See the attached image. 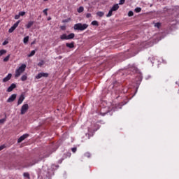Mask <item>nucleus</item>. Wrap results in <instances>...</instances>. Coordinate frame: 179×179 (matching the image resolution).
I'll list each match as a JSON object with an SVG mask.
<instances>
[{
    "label": "nucleus",
    "mask_w": 179,
    "mask_h": 179,
    "mask_svg": "<svg viewBox=\"0 0 179 179\" xmlns=\"http://www.w3.org/2000/svg\"><path fill=\"white\" fill-rule=\"evenodd\" d=\"M142 10V8L140 7H136L134 10V11L136 12V13H139V12H141Z\"/></svg>",
    "instance_id": "412c9836"
},
{
    "label": "nucleus",
    "mask_w": 179,
    "mask_h": 179,
    "mask_svg": "<svg viewBox=\"0 0 179 179\" xmlns=\"http://www.w3.org/2000/svg\"><path fill=\"white\" fill-rule=\"evenodd\" d=\"M5 118L0 119V124H4V122L6 121V115H5Z\"/></svg>",
    "instance_id": "cd10ccee"
},
{
    "label": "nucleus",
    "mask_w": 179,
    "mask_h": 179,
    "mask_svg": "<svg viewBox=\"0 0 179 179\" xmlns=\"http://www.w3.org/2000/svg\"><path fill=\"white\" fill-rule=\"evenodd\" d=\"M11 78H12V74L8 73V76L3 79V83L8 82V80H10Z\"/></svg>",
    "instance_id": "9d476101"
},
{
    "label": "nucleus",
    "mask_w": 179,
    "mask_h": 179,
    "mask_svg": "<svg viewBox=\"0 0 179 179\" xmlns=\"http://www.w3.org/2000/svg\"><path fill=\"white\" fill-rule=\"evenodd\" d=\"M146 45V42H141L137 45V48L138 50H141L142 48H145Z\"/></svg>",
    "instance_id": "1a4fd4ad"
},
{
    "label": "nucleus",
    "mask_w": 179,
    "mask_h": 179,
    "mask_svg": "<svg viewBox=\"0 0 179 179\" xmlns=\"http://www.w3.org/2000/svg\"><path fill=\"white\" fill-rule=\"evenodd\" d=\"M160 26H162L160 22H157L155 24V27H157V29H160Z\"/></svg>",
    "instance_id": "c85d7f7f"
},
{
    "label": "nucleus",
    "mask_w": 179,
    "mask_h": 179,
    "mask_svg": "<svg viewBox=\"0 0 179 179\" xmlns=\"http://www.w3.org/2000/svg\"><path fill=\"white\" fill-rule=\"evenodd\" d=\"M23 42H24V44H27V43H29V36L24 37Z\"/></svg>",
    "instance_id": "4be33fe9"
},
{
    "label": "nucleus",
    "mask_w": 179,
    "mask_h": 179,
    "mask_svg": "<svg viewBox=\"0 0 179 179\" xmlns=\"http://www.w3.org/2000/svg\"><path fill=\"white\" fill-rule=\"evenodd\" d=\"M21 80L22 82H24V80H27V75H24L21 77Z\"/></svg>",
    "instance_id": "b1692460"
},
{
    "label": "nucleus",
    "mask_w": 179,
    "mask_h": 179,
    "mask_svg": "<svg viewBox=\"0 0 179 179\" xmlns=\"http://www.w3.org/2000/svg\"><path fill=\"white\" fill-rule=\"evenodd\" d=\"M24 177H25L26 178L30 179V174L27 172L24 173L23 174Z\"/></svg>",
    "instance_id": "5701e85b"
},
{
    "label": "nucleus",
    "mask_w": 179,
    "mask_h": 179,
    "mask_svg": "<svg viewBox=\"0 0 179 179\" xmlns=\"http://www.w3.org/2000/svg\"><path fill=\"white\" fill-rule=\"evenodd\" d=\"M73 38H75V34L71 33L67 35V40H72Z\"/></svg>",
    "instance_id": "4468645a"
},
{
    "label": "nucleus",
    "mask_w": 179,
    "mask_h": 179,
    "mask_svg": "<svg viewBox=\"0 0 179 179\" xmlns=\"http://www.w3.org/2000/svg\"><path fill=\"white\" fill-rule=\"evenodd\" d=\"M128 16L129 17H131V16H134V11H132V10L129 11Z\"/></svg>",
    "instance_id": "c756f323"
},
{
    "label": "nucleus",
    "mask_w": 179,
    "mask_h": 179,
    "mask_svg": "<svg viewBox=\"0 0 179 179\" xmlns=\"http://www.w3.org/2000/svg\"><path fill=\"white\" fill-rule=\"evenodd\" d=\"M4 54H6V50H0V57H2Z\"/></svg>",
    "instance_id": "393cba45"
},
{
    "label": "nucleus",
    "mask_w": 179,
    "mask_h": 179,
    "mask_svg": "<svg viewBox=\"0 0 179 179\" xmlns=\"http://www.w3.org/2000/svg\"><path fill=\"white\" fill-rule=\"evenodd\" d=\"M47 10H48V9H47V8L43 10V13L45 15V16H47V15H48V13H47Z\"/></svg>",
    "instance_id": "c9c22d12"
},
{
    "label": "nucleus",
    "mask_w": 179,
    "mask_h": 179,
    "mask_svg": "<svg viewBox=\"0 0 179 179\" xmlns=\"http://www.w3.org/2000/svg\"><path fill=\"white\" fill-rule=\"evenodd\" d=\"M113 12H114V11L110 8L108 13L106 15V17H111V16H113Z\"/></svg>",
    "instance_id": "6ab92c4d"
},
{
    "label": "nucleus",
    "mask_w": 179,
    "mask_h": 179,
    "mask_svg": "<svg viewBox=\"0 0 179 179\" xmlns=\"http://www.w3.org/2000/svg\"><path fill=\"white\" fill-rule=\"evenodd\" d=\"M76 150H77L76 148H71V151L73 152V153H76Z\"/></svg>",
    "instance_id": "f704fd0d"
},
{
    "label": "nucleus",
    "mask_w": 179,
    "mask_h": 179,
    "mask_svg": "<svg viewBox=\"0 0 179 179\" xmlns=\"http://www.w3.org/2000/svg\"><path fill=\"white\" fill-rule=\"evenodd\" d=\"M41 78H48V73H39L36 76V79H41Z\"/></svg>",
    "instance_id": "423d86ee"
},
{
    "label": "nucleus",
    "mask_w": 179,
    "mask_h": 179,
    "mask_svg": "<svg viewBox=\"0 0 179 179\" xmlns=\"http://www.w3.org/2000/svg\"><path fill=\"white\" fill-rule=\"evenodd\" d=\"M44 64V60H41L38 64V66H43V65Z\"/></svg>",
    "instance_id": "7c9ffc66"
},
{
    "label": "nucleus",
    "mask_w": 179,
    "mask_h": 179,
    "mask_svg": "<svg viewBox=\"0 0 179 179\" xmlns=\"http://www.w3.org/2000/svg\"><path fill=\"white\" fill-rule=\"evenodd\" d=\"M91 24H92V26H96V27H98V26H99V22H97L96 20H94V21H92V22H91Z\"/></svg>",
    "instance_id": "aec40b11"
},
{
    "label": "nucleus",
    "mask_w": 179,
    "mask_h": 179,
    "mask_svg": "<svg viewBox=\"0 0 179 179\" xmlns=\"http://www.w3.org/2000/svg\"><path fill=\"white\" fill-rule=\"evenodd\" d=\"M9 58H10V55H8L3 59V62H8V61H9Z\"/></svg>",
    "instance_id": "a878e982"
},
{
    "label": "nucleus",
    "mask_w": 179,
    "mask_h": 179,
    "mask_svg": "<svg viewBox=\"0 0 179 179\" xmlns=\"http://www.w3.org/2000/svg\"><path fill=\"white\" fill-rule=\"evenodd\" d=\"M23 101H24V95L21 94L17 101V106H20V104H22V103H23Z\"/></svg>",
    "instance_id": "6e6552de"
},
{
    "label": "nucleus",
    "mask_w": 179,
    "mask_h": 179,
    "mask_svg": "<svg viewBox=\"0 0 179 179\" xmlns=\"http://www.w3.org/2000/svg\"><path fill=\"white\" fill-rule=\"evenodd\" d=\"M33 24H34V22L33 21L29 22L28 24L26 25L27 29H30V27H31Z\"/></svg>",
    "instance_id": "2eb2a0df"
},
{
    "label": "nucleus",
    "mask_w": 179,
    "mask_h": 179,
    "mask_svg": "<svg viewBox=\"0 0 179 179\" xmlns=\"http://www.w3.org/2000/svg\"><path fill=\"white\" fill-rule=\"evenodd\" d=\"M86 17H87V19H89L90 17H92V14H91V13H87V14H86Z\"/></svg>",
    "instance_id": "72a5a7b5"
},
{
    "label": "nucleus",
    "mask_w": 179,
    "mask_h": 179,
    "mask_svg": "<svg viewBox=\"0 0 179 179\" xmlns=\"http://www.w3.org/2000/svg\"><path fill=\"white\" fill-rule=\"evenodd\" d=\"M66 47L68 48H73L75 47V42H71L70 43H66Z\"/></svg>",
    "instance_id": "f8f14e48"
},
{
    "label": "nucleus",
    "mask_w": 179,
    "mask_h": 179,
    "mask_svg": "<svg viewBox=\"0 0 179 179\" xmlns=\"http://www.w3.org/2000/svg\"><path fill=\"white\" fill-rule=\"evenodd\" d=\"M60 38L62 40H68V35H66V34H64L60 36Z\"/></svg>",
    "instance_id": "dca6fc26"
},
{
    "label": "nucleus",
    "mask_w": 179,
    "mask_h": 179,
    "mask_svg": "<svg viewBox=\"0 0 179 179\" xmlns=\"http://www.w3.org/2000/svg\"><path fill=\"white\" fill-rule=\"evenodd\" d=\"M44 1H48V0H44Z\"/></svg>",
    "instance_id": "79ce46f5"
},
{
    "label": "nucleus",
    "mask_w": 179,
    "mask_h": 179,
    "mask_svg": "<svg viewBox=\"0 0 179 179\" xmlns=\"http://www.w3.org/2000/svg\"><path fill=\"white\" fill-rule=\"evenodd\" d=\"M36 50H32L29 55H28V57L30 58L31 57H33V55H35Z\"/></svg>",
    "instance_id": "bb28decb"
},
{
    "label": "nucleus",
    "mask_w": 179,
    "mask_h": 179,
    "mask_svg": "<svg viewBox=\"0 0 179 179\" xmlns=\"http://www.w3.org/2000/svg\"><path fill=\"white\" fill-rule=\"evenodd\" d=\"M3 149H5V145H1L0 146V152H1V150H3Z\"/></svg>",
    "instance_id": "58836bf2"
},
{
    "label": "nucleus",
    "mask_w": 179,
    "mask_h": 179,
    "mask_svg": "<svg viewBox=\"0 0 179 179\" xmlns=\"http://www.w3.org/2000/svg\"><path fill=\"white\" fill-rule=\"evenodd\" d=\"M97 16H99V17H103V16H104V12L103 11H99L96 13Z\"/></svg>",
    "instance_id": "f3484780"
},
{
    "label": "nucleus",
    "mask_w": 179,
    "mask_h": 179,
    "mask_svg": "<svg viewBox=\"0 0 179 179\" xmlns=\"http://www.w3.org/2000/svg\"><path fill=\"white\" fill-rule=\"evenodd\" d=\"M0 12H1V8H0Z\"/></svg>",
    "instance_id": "37998d69"
},
{
    "label": "nucleus",
    "mask_w": 179,
    "mask_h": 179,
    "mask_svg": "<svg viewBox=\"0 0 179 179\" xmlns=\"http://www.w3.org/2000/svg\"><path fill=\"white\" fill-rule=\"evenodd\" d=\"M85 157H90L91 155L90 154V152H86L85 154Z\"/></svg>",
    "instance_id": "4c0bfd02"
},
{
    "label": "nucleus",
    "mask_w": 179,
    "mask_h": 179,
    "mask_svg": "<svg viewBox=\"0 0 179 179\" xmlns=\"http://www.w3.org/2000/svg\"><path fill=\"white\" fill-rule=\"evenodd\" d=\"M87 27H89V24H87L78 23L74 24L73 29L74 30H79L80 31H83L86 30Z\"/></svg>",
    "instance_id": "f257e3e1"
},
{
    "label": "nucleus",
    "mask_w": 179,
    "mask_h": 179,
    "mask_svg": "<svg viewBox=\"0 0 179 179\" xmlns=\"http://www.w3.org/2000/svg\"><path fill=\"white\" fill-rule=\"evenodd\" d=\"M24 15H26V12L24 11H21L19 13L20 16H24Z\"/></svg>",
    "instance_id": "2f4dec72"
},
{
    "label": "nucleus",
    "mask_w": 179,
    "mask_h": 179,
    "mask_svg": "<svg viewBox=\"0 0 179 179\" xmlns=\"http://www.w3.org/2000/svg\"><path fill=\"white\" fill-rule=\"evenodd\" d=\"M19 23H20V20L17 21L13 26H12L9 29H8V33H13V31H15V30L16 29V28L17 27V26H19Z\"/></svg>",
    "instance_id": "20e7f679"
},
{
    "label": "nucleus",
    "mask_w": 179,
    "mask_h": 179,
    "mask_svg": "<svg viewBox=\"0 0 179 179\" xmlns=\"http://www.w3.org/2000/svg\"><path fill=\"white\" fill-rule=\"evenodd\" d=\"M16 97H17V94H13L8 99L7 103H13L15 100H16Z\"/></svg>",
    "instance_id": "39448f33"
},
{
    "label": "nucleus",
    "mask_w": 179,
    "mask_h": 179,
    "mask_svg": "<svg viewBox=\"0 0 179 179\" xmlns=\"http://www.w3.org/2000/svg\"><path fill=\"white\" fill-rule=\"evenodd\" d=\"M29 110V104L25 103L24 104L21 108V115H24V114L27 113V110Z\"/></svg>",
    "instance_id": "7ed1b4c3"
},
{
    "label": "nucleus",
    "mask_w": 179,
    "mask_h": 179,
    "mask_svg": "<svg viewBox=\"0 0 179 179\" xmlns=\"http://www.w3.org/2000/svg\"><path fill=\"white\" fill-rule=\"evenodd\" d=\"M83 10H85V8H83V6H80L78 8L77 12H78V13H82V12H83Z\"/></svg>",
    "instance_id": "a211bd4d"
},
{
    "label": "nucleus",
    "mask_w": 179,
    "mask_h": 179,
    "mask_svg": "<svg viewBox=\"0 0 179 179\" xmlns=\"http://www.w3.org/2000/svg\"><path fill=\"white\" fill-rule=\"evenodd\" d=\"M125 3V0H120L119 2V5H124Z\"/></svg>",
    "instance_id": "473e14b6"
},
{
    "label": "nucleus",
    "mask_w": 179,
    "mask_h": 179,
    "mask_svg": "<svg viewBox=\"0 0 179 179\" xmlns=\"http://www.w3.org/2000/svg\"><path fill=\"white\" fill-rule=\"evenodd\" d=\"M67 155H69V156H71V154H70V153H68Z\"/></svg>",
    "instance_id": "a19ab883"
},
{
    "label": "nucleus",
    "mask_w": 179,
    "mask_h": 179,
    "mask_svg": "<svg viewBox=\"0 0 179 179\" xmlns=\"http://www.w3.org/2000/svg\"><path fill=\"white\" fill-rule=\"evenodd\" d=\"M13 89H16V84L15 83L11 84V85L7 89V92H13Z\"/></svg>",
    "instance_id": "9b49d317"
},
{
    "label": "nucleus",
    "mask_w": 179,
    "mask_h": 179,
    "mask_svg": "<svg viewBox=\"0 0 179 179\" xmlns=\"http://www.w3.org/2000/svg\"><path fill=\"white\" fill-rule=\"evenodd\" d=\"M113 12H117V9H120V6L118 4H115L111 8Z\"/></svg>",
    "instance_id": "ddd939ff"
},
{
    "label": "nucleus",
    "mask_w": 179,
    "mask_h": 179,
    "mask_svg": "<svg viewBox=\"0 0 179 179\" xmlns=\"http://www.w3.org/2000/svg\"><path fill=\"white\" fill-rule=\"evenodd\" d=\"M26 138H29V134H23L22 136H21L18 138L17 143H21V142H23V141H24V139H26Z\"/></svg>",
    "instance_id": "0eeeda50"
},
{
    "label": "nucleus",
    "mask_w": 179,
    "mask_h": 179,
    "mask_svg": "<svg viewBox=\"0 0 179 179\" xmlns=\"http://www.w3.org/2000/svg\"><path fill=\"white\" fill-rule=\"evenodd\" d=\"M26 71V64H22L16 71H15V78H19L23 72Z\"/></svg>",
    "instance_id": "f03ea898"
},
{
    "label": "nucleus",
    "mask_w": 179,
    "mask_h": 179,
    "mask_svg": "<svg viewBox=\"0 0 179 179\" xmlns=\"http://www.w3.org/2000/svg\"><path fill=\"white\" fill-rule=\"evenodd\" d=\"M20 15L18 14V15H16L15 16V20H17V19H20Z\"/></svg>",
    "instance_id": "ea45409f"
},
{
    "label": "nucleus",
    "mask_w": 179,
    "mask_h": 179,
    "mask_svg": "<svg viewBox=\"0 0 179 179\" xmlns=\"http://www.w3.org/2000/svg\"><path fill=\"white\" fill-rule=\"evenodd\" d=\"M9 41H4L3 43H2V45H6V44H8Z\"/></svg>",
    "instance_id": "e433bc0d"
}]
</instances>
